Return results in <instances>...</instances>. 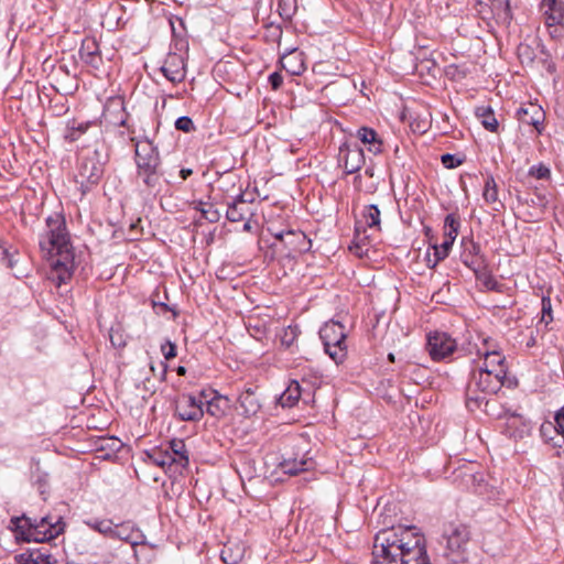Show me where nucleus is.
Wrapping results in <instances>:
<instances>
[{
  "mask_svg": "<svg viewBox=\"0 0 564 564\" xmlns=\"http://www.w3.org/2000/svg\"><path fill=\"white\" fill-rule=\"evenodd\" d=\"M175 371H176V373L178 376H185L186 375V368L184 366L176 367Z\"/></svg>",
  "mask_w": 564,
  "mask_h": 564,
  "instance_id": "61",
  "label": "nucleus"
},
{
  "mask_svg": "<svg viewBox=\"0 0 564 564\" xmlns=\"http://www.w3.org/2000/svg\"><path fill=\"white\" fill-rule=\"evenodd\" d=\"M443 538L446 540L447 550L453 553H463L469 542L470 531L462 521H451L444 524Z\"/></svg>",
  "mask_w": 564,
  "mask_h": 564,
  "instance_id": "8",
  "label": "nucleus"
},
{
  "mask_svg": "<svg viewBox=\"0 0 564 564\" xmlns=\"http://www.w3.org/2000/svg\"><path fill=\"white\" fill-rule=\"evenodd\" d=\"M482 344H484V350L498 349L497 343L490 337L484 338Z\"/></svg>",
  "mask_w": 564,
  "mask_h": 564,
  "instance_id": "54",
  "label": "nucleus"
},
{
  "mask_svg": "<svg viewBox=\"0 0 564 564\" xmlns=\"http://www.w3.org/2000/svg\"><path fill=\"white\" fill-rule=\"evenodd\" d=\"M492 14L505 24L512 21V12L509 0H489Z\"/></svg>",
  "mask_w": 564,
  "mask_h": 564,
  "instance_id": "28",
  "label": "nucleus"
},
{
  "mask_svg": "<svg viewBox=\"0 0 564 564\" xmlns=\"http://www.w3.org/2000/svg\"><path fill=\"white\" fill-rule=\"evenodd\" d=\"M85 524L90 529L104 534L111 539L113 522L110 519H89L85 521Z\"/></svg>",
  "mask_w": 564,
  "mask_h": 564,
  "instance_id": "32",
  "label": "nucleus"
},
{
  "mask_svg": "<svg viewBox=\"0 0 564 564\" xmlns=\"http://www.w3.org/2000/svg\"><path fill=\"white\" fill-rule=\"evenodd\" d=\"M529 175L534 176L538 180H547L551 176V171L547 166L539 164L530 167Z\"/></svg>",
  "mask_w": 564,
  "mask_h": 564,
  "instance_id": "44",
  "label": "nucleus"
},
{
  "mask_svg": "<svg viewBox=\"0 0 564 564\" xmlns=\"http://www.w3.org/2000/svg\"><path fill=\"white\" fill-rule=\"evenodd\" d=\"M134 142V162L137 177L141 180L145 189L153 195L159 194L164 184V173L161 171V156L156 145L148 138L143 140L131 139Z\"/></svg>",
  "mask_w": 564,
  "mask_h": 564,
  "instance_id": "3",
  "label": "nucleus"
},
{
  "mask_svg": "<svg viewBox=\"0 0 564 564\" xmlns=\"http://www.w3.org/2000/svg\"><path fill=\"white\" fill-rule=\"evenodd\" d=\"M148 457L154 465L162 468L174 465V459L172 458L170 449L154 448L148 453Z\"/></svg>",
  "mask_w": 564,
  "mask_h": 564,
  "instance_id": "31",
  "label": "nucleus"
},
{
  "mask_svg": "<svg viewBox=\"0 0 564 564\" xmlns=\"http://www.w3.org/2000/svg\"><path fill=\"white\" fill-rule=\"evenodd\" d=\"M475 113L486 130H488L490 132L498 131L499 123H498V120L496 119L495 112L491 107H489V106L477 107Z\"/></svg>",
  "mask_w": 564,
  "mask_h": 564,
  "instance_id": "27",
  "label": "nucleus"
},
{
  "mask_svg": "<svg viewBox=\"0 0 564 564\" xmlns=\"http://www.w3.org/2000/svg\"><path fill=\"white\" fill-rule=\"evenodd\" d=\"M478 355L484 357V362L479 368L486 369H501L502 371H507L505 361V356L499 351V349L492 350H478Z\"/></svg>",
  "mask_w": 564,
  "mask_h": 564,
  "instance_id": "26",
  "label": "nucleus"
},
{
  "mask_svg": "<svg viewBox=\"0 0 564 564\" xmlns=\"http://www.w3.org/2000/svg\"><path fill=\"white\" fill-rule=\"evenodd\" d=\"M371 564H431L425 539L414 525L382 529L373 540Z\"/></svg>",
  "mask_w": 564,
  "mask_h": 564,
  "instance_id": "1",
  "label": "nucleus"
},
{
  "mask_svg": "<svg viewBox=\"0 0 564 564\" xmlns=\"http://www.w3.org/2000/svg\"><path fill=\"white\" fill-rule=\"evenodd\" d=\"M152 547L148 545V549L140 551L139 556H135L138 561H141V558L147 561V555L149 552H152Z\"/></svg>",
  "mask_w": 564,
  "mask_h": 564,
  "instance_id": "58",
  "label": "nucleus"
},
{
  "mask_svg": "<svg viewBox=\"0 0 564 564\" xmlns=\"http://www.w3.org/2000/svg\"><path fill=\"white\" fill-rule=\"evenodd\" d=\"M302 395V389L296 380H292L286 389L281 393L278 402L282 408H293L297 404Z\"/></svg>",
  "mask_w": 564,
  "mask_h": 564,
  "instance_id": "25",
  "label": "nucleus"
},
{
  "mask_svg": "<svg viewBox=\"0 0 564 564\" xmlns=\"http://www.w3.org/2000/svg\"><path fill=\"white\" fill-rule=\"evenodd\" d=\"M463 252L460 254L463 263L480 278L479 273L485 268L484 257L480 256V246L471 239H463Z\"/></svg>",
  "mask_w": 564,
  "mask_h": 564,
  "instance_id": "16",
  "label": "nucleus"
},
{
  "mask_svg": "<svg viewBox=\"0 0 564 564\" xmlns=\"http://www.w3.org/2000/svg\"><path fill=\"white\" fill-rule=\"evenodd\" d=\"M202 217L210 224H215L220 220L221 213L213 204L208 203L206 208H202Z\"/></svg>",
  "mask_w": 564,
  "mask_h": 564,
  "instance_id": "42",
  "label": "nucleus"
},
{
  "mask_svg": "<svg viewBox=\"0 0 564 564\" xmlns=\"http://www.w3.org/2000/svg\"><path fill=\"white\" fill-rule=\"evenodd\" d=\"M357 138L365 144H369L368 151L375 155L382 152V140L378 133L369 127H361L357 130Z\"/></svg>",
  "mask_w": 564,
  "mask_h": 564,
  "instance_id": "23",
  "label": "nucleus"
},
{
  "mask_svg": "<svg viewBox=\"0 0 564 564\" xmlns=\"http://www.w3.org/2000/svg\"><path fill=\"white\" fill-rule=\"evenodd\" d=\"M307 464H308V462L304 460V459H301V460H297L295 458L294 459H284L281 463V468L285 474L297 475L299 473L308 469Z\"/></svg>",
  "mask_w": 564,
  "mask_h": 564,
  "instance_id": "35",
  "label": "nucleus"
},
{
  "mask_svg": "<svg viewBox=\"0 0 564 564\" xmlns=\"http://www.w3.org/2000/svg\"><path fill=\"white\" fill-rule=\"evenodd\" d=\"M362 217L369 228L380 230V210L377 205H369L365 208Z\"/></svg>",
  "mask_w": 564,
  "mask_h": 564,
  "instance_id": "34",
  "label": "nucleus"
},
{
  "mask_svg": "<svg viewBox=\"0 0 564 564\" xmlns=\"http://www.w3.org/2000/svg\"><path fill=\"white\" fill-rule=\"evenodd\" d=\"M1 262L9 269H13L17 260L14 259V254L11 253L8 249H2V258Z\"/></svg>",
  "mask_w": 564,
  "mask_h": 564,
  "instance_id": "50",
  "label": "nucleus"
},
{
  "mask_svg": "<svg viewBox=\"0 0 564 564\" xmlns=\"http://www.w3.org/2000/svg\"><path fill=\"white\" fill-rule=\"evenodd\" d=\"M426 264L429 268H435L437 265V264H434V252L432 254L430 252H427Z\"/></svg>",
  "mask_w": 564,
  "mask_h": 564,
  "instance_id": "59",
  "label": "nucleus"
},
{
  "mask_svg": "<svg viewBox=\"0 0 564 564\" xmlns=\"http://www.w3.org/2000/svg\"><path fill=\"white\" fill-rule=\"evenodd\" d=\"M172 458L174 459V465H178L182 468L186 467L189 463L186 446L182 440H172L170 442L169 448Z\"/></svg>",
  "mask_w": 564,
  "mask_h": 564,
  "instance_id": "29",
  "label": "nucleus"
},
{
  "mask_svg": "<svg viewBox=\"0 0 564 564\" xmlns=\"http://www.w3.org/2000/svg\"><path fill=\"white\" fill-rule=\"evenodd\" d=\"M554 421L564 434V405L555 412Z\"/></svg>",
  "mask_w": 564,
  "mask_h": 564,
  "instance_id": "53",
  "label": "nucleus"
},
{
  "mask_svg": "<svg viewBox=\"0 0 564 564\" xmlns=\"http://www.w3.org/2000/svg\"><path fill=\"white\" fill-rule=\"evenodd\" d=\"M516 117L520 123L532 126L539 134L544 130L545 112L536 104H528L518 108Z\"/></svg>",
  "mask_w": 564,
  "mask_h": 564,
  "instance_id": "15",
  "label": "nucleus"
},
{
  "mask_svg": "<svg viewBox=\"0 0 564 564\" xmlns=\"http://www.w3.org/2000/svg\"><path fill=\"white\" fill-rule=\"evenodd\" d=\"M541 9L549 26L557 25L564 18V3L556 0H543Z\"/></svg>",
  "mask_w": 564,
  "mask_h": 564,
  "instance_id": "21",
  "label": "nucleus"
},
{
  "mask_svg": "<svg viewBox=\"0 0 564 564\" xmlns=\"http://www.w3.org/2000/svg\"><path fill=\"white\" fill-rule=\"evenodd\" d=\"M426 347L433 360H442L454 352L456 341L446 333L435 332L429 335Z\"/></svg>",
  "mask_w": 564,
  "mask_h": 564,
  "instance_id": "10",
  "label": "nucleus"
},
{
  "mask_svg": "<svg viewBox=\"0 0 564 564\" xmlns=\"http://www.w3.org/2000/svg\"><path fill=\"white\" fill-rule=\"evenodd\" d=\"M10 528L15 532L17 539L25 542L43 543L55 539L63 533L65 523L61 518L55 521L51 517L30 518L26 516L13 517Z\"/></svg>",
  "mask_w": 564,
  "mask_h": 564,
  "instance_id": "5",
  "label": "nucleus"
},
{
  "mask_svg": "<svg viewBox=\"0 0 564 564\" xmlns=\"http://www.w3.org/2000/svg\"><path fill=\"white\" fill-rule=\"evenodd\" d=\"M17 564H57L56 558L50 553L47 546L29 549L15 555Z\"/></svg>",
  "mask_w": 564,
  "mask_h": 564,
  "instance_id": "17",
  "label": "nucleus"
},
{
  "mask_svg": "<svg viewBox=\"0 0 564 564\" xmlns=\"http://www.w3.org/2000/svg\"><path fill=\"white\" fill-rule=\"evenodd\" d=\"M243 228H245L246 230H248V229L250 228L249 223H246V224H245V226H243Z\"/></svg>",
  "mask_w": 564,
  "mask_h": 564,
  "instance_id": "64",
  "label": "nucleus"
},
{
  "mask_svg": "<svg viewBox=\"0 0 564 564\" xmlns=\"http://www.w3.org/2000/svg\"><path fill=\"white\" fill-rule=\"evenodd\" d=\"M459 226V220L455 215H447L444 220L445 240H452V243H454Z\"/></svg>",
  "mask_w": 564,
  "mask_h": 564,
  "instance_id": "37",
  "label": "nucleus"
},
{
  "mask_svg": "<svg viewBox=\"0 0 564 564\" xmlns=\"http://www.w3.org/2000/svg\"><path fill=\"white\" fill-rule=\"evenodd\" d=\"M269 231L276 240L284 242L286 246H292L297 241L304 242L306 239L305 234L301 230L288 229L273 231L271 228H269Z\"/></svg>",
  "mask_w": 564,
  "mask_h": 564,
  "instance_id": "30",
  "label": "nucleus"
},
{
  "mask_svg": "<svg viewBox=\"0 0 564 564\" xmlns=\"http://www.w3.org/2000/svg\"><path fill=\"white\" fill-rule=\"evenodd\" d=\"M104 175V164L99 160L98 152L84 156L78 166L76 183L79 184L83 194L97 185Z\"/></svg>",
  "mask_w": 564,
  "mask_h": 564,
  "instance_id": "7",
  "label": "nucleus"
},
{
  "mask_svg": "<svg viewBox=\"0 0 564 564\" xmlns=\"http://www.w3.org/2000/svg\"><path fill=\"white\" fill-rule=\"evenodd\" d=\"M193 174V170L192 169H182L180 171V176L183 178V180H186L187 177H189L191 175Z\"/></svg>",
  "mask_w": 564,
  "mask_h": 564,
  "instance_id": "60",
  "label": "nucleus"
},
{
  "mask_svg": "<svg viewBox=\"0 0 564 564\" xmlns=\"http://www.w3.org/2000/svg\"><path fill=\"white\" fill-rule=\"evenodd\" d=\"M541 318L539 325L544 324L545 328L553 321L552 303L549 296H543L541 300Z\"/></svg>",
  "mask_w": 564,
  "mask_h": 564,
  "instance_id": "40",
  "label": "nucleus"
},
{
  "mask_svg": "<svg viewBox=\"0 0 564 564\" xmlns=\"http://www.w3.org/2000/svg\"><path fill=\"white\" fill-rule=\"evenodd\" d=\"M142 534L139 530L134 529L133 523L123 522L113 524L111 539H118L131 544L134 556H139L140 551L148 549V544L139 541Z\"/></svg>",
  "mask_w": 564,
  "mask_h": 564,
  "instance_id": "12",
  "label": "nucleus"
},
{
  "mask_svg": "<svg viewBox=\"0 0 564 564\" xmlns=\"http://www.w3.org/2000/svg\"><path fill=\"white\" fill-rule=\"evenodd\" d=\"M297 11V0H279L278 13L283 21H291Z\"/></svg>",
  "mask_w": 564,
  "mask_h": 564,
  "instance_id": "33",
  "label": "nucleus"
},
{
  "mask_svg": "<svg viewBox=\"0 0 564 564\" xmlns=\"http://www.w3.org/2000/svg\"><path fill=\"white\" fill-rule=\"evenodd\" d=\"M267 30L272 39H280L282 35V28L278 23L271 22L267 24Z\"/></svg>",
  "mask_w": 564,
  "mask_h": 564,
  "instance_id": "51",
  "label": "nucleus"
},
{
  "mask_svg": "<svg viewBox=\"0 0 564 564\" xmlns=\"http://www.w3.org/2000/svg\"><path fill=\"white\" fill-rule=\"evenodd\" d=\"M561 432L557 424L554 422H544L540 427V435L545 444L554 441L555 436Z\"/></svg>",
  "mask_w": 564,
  "mask_h": 564,
  "instance_id": "39",
  "label": "nucleus"
},
{
  "mask_svg": "<svg viewBox=\"0 0 564 564\" xmlns=\"http://www.w3.org/2000/svg\"><path fill=\"white\" fill-rule=\"evenodd\" d=\"M206 412L216 419L224 417L230 409L231 401L215 390H202Z\"/></svg>",
  "mask_w": 564,
  "mask_h": 564,
  "instance_id": "14",
  "label": "nucleus"
},
{
  "mask_svg": "<svg viewBox=\"0 0 564 564\" xmlns=\"http://www.w3.org/2000/svg\"><path fill=\"white\" fill-rule=\"evenodd\" d=\"M507 371L478 368L470 372L466 387V406L474 412L488 405L487 397L496 394L505 383Z\"/></svg>",
  "mask_w": 564,
  "mask_h": 564,
  "instance_id": "4",
  "label": "nucleus"
},
{
  "mask_svg": "<svg viewBox=\"0 0 564 564\" xmlns=\"http://www.w3.org/2000/svg\"><path fill=\"white\" fill-rule=\"evenodd\" d=\"M324 351L335 361L336 365L343 364L348 355L347 333L345 326L336 321L326 322L319 329Z\"/></svg>",
  "mask_w": 564,
  "mask_h": 564,
  "instance_id": "6",
  "label": "nucleus"
},
{
  "mask_svg": "<svg viewBox=\"0 0 564 564\" xmlns=\"http://www.w3.org/2000/svg\"><path fill=\"white\" fill-rule=\"evenodd\" d=\"M175 414L181 421H199L204 415L202 391L198 395L182 394L175 402Z\"/></svg>",
  "mask_w": 564,
  "mask_h": 564,
  "instance_id": "9",
  "label": "nucleus"
},
{
  "mask_svg": "<svg viewBox=\"0 0 564 564\" xmlns=\"http://www.w3.org/2000/svg\"><path fill=\"white\" fill-rule=\"evenodd\" d=\"M269 83L272 89L278 90L283 84V77L280 73L274 72L269 76Z\"/></svg>",
  "mask_w": 564,
  "mask_h": 564,
  "instance_id": "52",
  "label": "nucleus"
},
{
  "mask_svg": "<svg viewBox=\"0 0 564 564\" xmlns=\"http://www.w3.org/2000/svg\"><path fill=\"white\" fill-rule=\"evenodd\" d=\"M339 162L346 174H354L365 164L364 150L358 144L345 142L339 147Z\"/></svg>",
  "mask_w": 564,
  "mask_h": 564,
  "instance_id": "11",
  "label": "nucleus"
},
{
  "mask_svg": "<svg viewBox=\"0 0 564 564\" xmlns=\"http://www.w3.org/2000/svg\"><path fill=\"white\" fill-rule=\"evenodd\" d=\"M301 330L297 325H290L282 329L280 334L281 345L285 348H290L296 341Z\"/></svg>",
  "mask_w": 564,
  "mask_h": 564,
  "instance_id": "36",
  "label": "nucleus"
},
{
  "mask_svg": "<svg viewBox=\"0 0 564 564\" xmlns=\"http://www.w3.org/2000/svg\"><path fill=\"white\" fill-rule=\"evenodd\" d=\"M256 390V388L248 387L238 397L239 406L242 410V414L247 417L257 414L261 408Z\"/></svg>",
  "mask_w": 564,
  "mask_h": 564,
  "instance_id": "20",
  "label": "nucleus"
},
{
  "mask_svg": "<svg viewBox=\"0 0 564 564\" xmlns=\"http://www.w3.org/2000/svg\"><path fill=\"white\" fill-rule=\"evenodd\" d=\"M160 70L171 83H182L186 77V65L184 57L177 53L167 54Z\"/></svg>",
  "mask_w": 564,
  "mask_h": 564,
  "instance_id": "13",
  "label": "nucleus"
},
{
  "mask_svg": "<svg viewBox=\"0 0 564 564\" xmlns=\"http://www.w3.org/2000/svg\"><path fill=\"white\" fill-rule=\"evenodd\" d=\"M208 203H205L203 200H194L192 203L193 208L202 213V208H206Z\"/></svg>",
  "mask_w": 564,
  "mask_h": 564,
  "instance_id": "56",
  "label": "nucleus"
},
{
  "mask_svg": "<svg viewBox=\"0 0 564 564\" xmlns=\"http://www.w3.org/2000/svg\"><path fill=\"white\" fill-rule=\"evenodd\" d=\"M441 162L446 169H455L463 164L464 160L455 154L445 153L441 156Z\"/></svg>",
  "mask_w": 564,
  "mask_h": 564,
  "instance_id": "45",
  "label": "nucleus"
},
{
  "mask_svg": "<svg viewBox=\"0 0 564 564\" xmlns=\"http://www.w3.org/2000/svg\"><path fill=\"white\" fill-rule=\"evenodd\" d=\"M388 358H389V360L394 361V356H393V354H389V355H388Z\"/></svg>",
  "mask_w": 564,
  "mask_h": 564,
  "instance_id": "63",
  "label": "nucleus"
},
{
  "mask_svg": "<svg viewBox=\"0 0 564 564\" xmlns=\"http://www.w3.org/2000/svg\"><path fill=\"white\" fill-rule=\"evenodd\" d=\"M452 240H444L440 246L434 245V264H438L442 260H444L452 248Z\"/></svg>",
  "mask_w": 564,
  "mask_h": 564,
  "instance_id": "41",
  "label": "nucleus"
},
{
  "mask_svg": "<svg viewBox=\"0 0 564 564\" xmlns=\"http://www.w3.org/2000/svg\"><path fill=\"white\" fill-rule=\"evenodd\" d=\"M479 276L480 278H477L478 280H481L484 285L488 289V290H496L497 288V281L495 280V278L489 274L486 270V267L484 268V270L479 273Z\"/></svg>",
  "mask_w": 564,
  "mask_h": 564,
  "instance_id": "47",
  "label": "nucleus"
},
{
  "mask_svg": "<svg viewBox=\"0 0 564 564\" xmlns=\"http://www.w3.org/2000/svg\"><path fill=\"white\" fill-rule=\"evenodd\" d=\"M39 246L43 258L51 261L57 284L69 281L75 268V253L62 215L54 214L45 219V229L39 237Z\"/></svg>",
  "mask_w": 564,
  "mask_h": 564,
  "instance_id": "2",
  "label": "nucleus"
},
{
  "mask_svg": "<svg viewBox=\"0 0 564 564\" xmlns=\"http://www.w3.org/2000/svg\"><path fill=\"white\" fill-rule=\"evenodd\" d=\"M482 198L492 206L495 212H500L505 207L503 203L498 198V186L492 175H488L485 180Z\"/></svg>",
  "mask_w": 564,
  "mask_h": 564,
  "instance_id": "22",
  "label": "nucleus"
},
{
  "mask_svg": "<svg viewBox=\"0 0 564 564\" xmlns=\"http://www.w3.org/2000/svg\"><path fill=\"white\" fill-rule=\"evenodd\" d=\"M220 557L226 564H237L243 557V550L239 546L234 550L230 546H225L221 551Z\"/></svg>",
  "mask_w": 564,
  "mask_h": 564,
  "instance_id": "38",
  "label": "nucleus"
},
{
  "mask_svg": "<svg viewBox=\"0 0 564 564\" xmlns=\"http://www.w3.org/2000/svg\"><path fill=\"white\" fill-rule=\"evenodd\" d=\"M248 200L245 195L240 193L231 202L227 203L226 218L231 223H238L246 219L250 210L247 206Z\"/></svg>",
  "mask_w": 564,
  "mask_h": 564,
  "instance_id": "19",
  "label": "nucleus"
},
{
  "mask_svg": "<svg viewBox=\"0 0 564 564\" xmlns=\"http://www.w3.org/2000/svg\"><path fill=\"white\" fill-rule=\"evenodd\" d=\"M91 126L90 122H79V123H76L75 122V129L80 133V134H84L88 128Z\"/></svg>",
  "mask_w": 564,
  "mask_h": 564,
  "instance_id": "55",
  "label": "nucleus"
},
{
  "mask_svg": "<svg viewBox=\"0 0 564 564\" xmlns=\"http://www.w3.org/2000/svg\"><path fill=\"white\" fill-rule=\"evenodd\" d=\"M549 445L556 451V456L561 457L564 455V434L560 432Z\"/></svg>",
  "mask_w": 564,
  "mask_h": 564,
  "instance_id": "48",
  "label": "nucleus"
},
{
  "mask_svg": "<svg viewBox=\"0 0 564 564\" xmlns=\"http://www.w3.org/2000/svg\"><path fill=\"white\" fill-rule=\"evenodd\" d=\"M161 352L163 354L166 360L173 359L176 357V345L171 340L166 339L161 345Z\"/></svg>",
  "mask_w": 564,
  "mask_h": 564,
  "instance_id": "46",
  "label": "nucleus"
},
{
  "mask_svg": "<svg viewBox=\"0 0 564 564\" xmlns=\"http://www.w3.org/2000/svg\"><path fill=\"white\" fill-rule=\"evenodd\" d=\"M175 128L178 131L189 133L195 130V124L193 120L188 116H182L176 119L175 121Z\"/></svg>",
  "mask_w": 564,
  "mask_h": 564,
  "instance_id": "43",
  "label": "nucleus"
},
{
  "mask_svg": "<svg viewBox=\"0 0 564 564\" xmlns=\"http://www.w3.org/2000/svg\"><path fill=\"white\" fill-rule=\"evenodd\" d=\"M80 133L75 129V121L68 123L65 130L64 138L68 142H75L80 138Z\"/></svg>",
  "mask_w": 564,
  "mask_h": 564,
  "instance_id": "49",
  "label": "nucleus"
},
{
  "mask_svg": "<svg viewBox=\"0 0 564 564\" xmlns=\"http://www.w3.org/2000/svg\"><path fill=\"white\" fill-rule=\"evenodd\" d=\"M160 367H161L160 379L162 381H164L166 373H167V365L164 361H160Z\"/></svg>",
  "mask_w": 564,
  "mask_h": 564,
  "instance_id": "57",
  "label": "nucleus"
},
{
  "mask_svg": "<svg viewBox=\"0 0 564 564\" xmlns=\"http://www.w3.org/2000/svg\"><path fill=\"white\" fill-rule=\"evenodd\" d=\"M280 63L282 68L291 75L299 76L306 69L301 53L292 52L283 55L280 59Z\"/></svg>",
  "mask_w": 564,
  "mask_h": 564,
  "instance_id": "24",
  "label": "nucleus"
},
{
  "mask_svg": "<svg viewBox=\"0 0 564 564\" xmlns=\"http://www.w3.org/2000/svg\"><path fill=\"white\" fill-rule=\"evenodd\" d=\"M79 57L85 64L95 69H98L101 66L102 58L100 55L99 44L95 39H85L82 42Z\"/></svg>",
  "mask_w": 564,
  "mask_h": 564,
  "instance_id": "18",
  "label": "nucleus"
},
{
  "mask_svg": "<svg viewBox=\"0 0 564 564\" xmlns=\"http://www.w3.org/2000/svg\"><path fill=\"white\" fill-rule=\"evenodd\" d=\"M150 369L155 375L156 368H155L154 364H150Z\"/></svg>",
  "mask_w": 564,
  "mask_h": 564,
  "instance_id": "62",
  "label": "nucleus"
}]
</instances>
